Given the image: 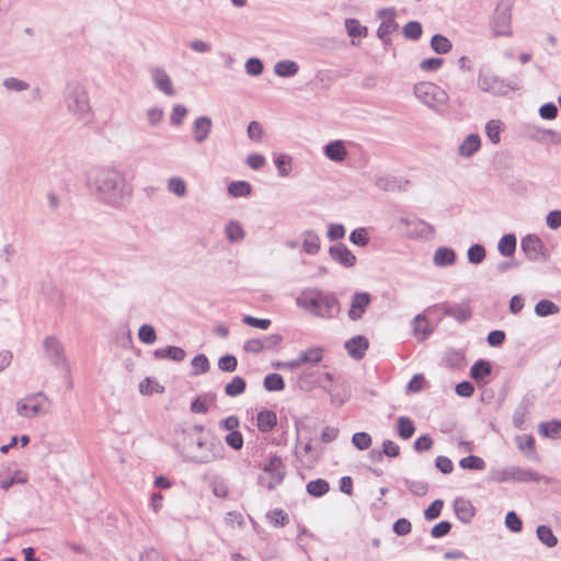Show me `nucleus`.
Listing matches in <instances>:
<instances>
[{
  "label": "nucleus",
  "mask_w": 561,
  "mask_h": 561,
  "mask_svg": "<svg viewBox=\"0 0 561 561\" xmlns=\"http://www.w3.org/2000/svg\"><path fill=\"white\" fill-rule=\"evenodd\" d=\"M87 185L99 202L114 208L123 207L131 197L125 176L113 168L92 169Z\"/></svg>",
  "instance_id": "1"
},
{
  "label": "nucleus",
  "mask_w": 561,
  "mask_h": 561,
  "mask_svg": "<svg viewBox=\"0 0 561 561\" xmlns=\"http://www.w3.org/2000/svg\"><path fill=\"white\" fill-rule=\"evenodd\" d=\"M179 446L183 457L198 465L208 463L224 457L225 448L219 440L207 442L192 431H182V440Z\"/></svg>",
  "instance_id": "2"
},
{
  "label": "nucleus",
  "mask_w": 561,
  "mask_h": 561,
  "mask_svg": "<svg viewBox=\"0 0 561 561\" xmlns=\"http://www.w3.org/2000/svg\"><path fill=\"white\" fill-rule=\"evenodd\" d=\"M62 104L77 123L87 126L93 122V108L84 83L78 80L68 81L62 90Z\"/></svg>",
  "instance_id": "3"
},
{
  "label": "nucleus",
  "mask_w": 561,
  "mask_h": 561,
  "mask_svg": "<svg viewBox=\"0 0 561 561\" xmlns=\"http://www.w3.org/2000/svg\"><path fill=\"white\" fill-rule=\"evenodd\" d=\"M299 308L314 317L331 319L340 310L339 300L333 294L323 293L318 288H306L296 298Z\"/></svg>",
  "instance_id": "4"
},
{
  "label": "nucleus",
  "mask_w": 561,
  "mask_h": 561,
  "mask_svg": "<svg viewBox=\"0 0 561 561\" xmlns=\"http://www.w3.org/2000/svg\"><path fill=\"white\" fill-rule=\"evenodd\" d=\"M477 85L481 91L495 96H504L510 91H516L520 88L518 81L502 78L486 68L479 70Z\"/></svg>",
  "instance_id": "5"
},
{
  "label": "nucleus",
  "mask_w": 561,
  "mask_h": 561,
  "mask_svg": "<svg viewBox=\"0 0 561 561\" xmlns=\"http://www.w3.org/2000/svg\"><path fill=\"white\" fill-rule=\"evenodd\" d=\"M415 98L435 111L436 113H444L447 108L449 96L445 90L432 82H420L414 85Z\"/></svg>",
  "instance_id": "6"
},
{
  "label": "nucleus",
  "mask_w": 561,
  "mask_h": 561,
  "mask_svg": "<svg viewBox=\"0 0 561 561\" xmlns=\"http://www.w3.org/2000/svg\"><path fill=\"white\" fill-rule=\"evenodd\" d=\"M51 401L43 391L31 393L16 403V412L20 416L33 419L46 415L50 412Z\"/></svg>",
  "instance_id": "7"
},
{
  "label": "nucleus",
  "mask_w": 561,
  "mask_h": 561,
  "mask_svg": "<svg viewBox=\"0 0 561 561\" xmlns=\"http://www.w3.org/2000/svg\"><path fill=\"white\" fill-rule=\"evenodd\" d=\"M43 348L47 359L54 367L66 375L70 374V365L65 354V347L56 336L45 337Z\"/></svg>",
  "instance_id": "8"
},
{
  "label": "nucleus",
  "mask_w": 561,
  "mask_h": 561,
  "mask_svg": "<svg viewBox=\"0 0 561 561\" xmlns=\"http://www.w3.org/2000/svg\"><path fill=\"white\" fill-rule=\"evenodd\" d=\"M513 0H500L493 19L494 36H511Z\"/></svg>",
  "instance_id": "9"
},
{
  "label": "nucleus",
  "mask_w": 561,
  "mask_h": 561,
  "mask_svg": "<svg viewBox=\"0 0 561 561\" xmlns=\"http://www.w3.org/2000/svg\"><path fill=\"white\" fill-rule=\"evenodd\" d=\"M263 471L268 474V481L265 484L264 478L262 476H260L259 481L268 490H273L278 484H280L286 476L285 465L283 460L276 455L270 457L267 463H265L263 467Z\"/></svg>",
  "instance_id": "10"
},
{
  "label": "nucleus",
  "mask_w": 561,
  "mask_h": 561,
  "mask_svg": "<svg viewBox=\"0 0 561 561\" xmlns=\"http://www.w3.org/2000/svg\"><path fill=\"white\" fill-rule=\"evenodd\" d=\"M434 308L440 311L444 316L450 317L459 323H466L472 318L469 300H463L460 304H449L444 301L435 305Z\"/></svg>",
  "instance_id": "11"
},
{
  "label": "nucleus",
  "mask_w": 561,
  "mask_h": 561,
  "mask_svg": "<svg viewBox=\"0 0 561 561\" xmlns=\"http://www.w3.org/2000/svg\"><path fill=\"white\" fill-rule=\"evenodd\" d=\"M377 16L382 19V22L377 30V36L383 42L385 45H390V35L394 33L399 27L398 23L394 21L396 10L393 8L380 9L377 12Z\"/></svg>",
  "instance_id": "12"
},
{
  "label": "nucleus",
  "mask_w": 561,
  "mask_h": 561,
  "mask_svg": "<svg viewBox=\"0 0 561 561\" xmlns=\"http://www.w3.org/2000/svg\"><path fill=\"white\" fill-rule=\"evenodd\" d=\"M520 248L528 260L533 262L545 261V244L542 240L535 234H527L522 239Z\"/></svg>",
  "instance_id": "13"
},
{
  "label": "nucleus",
  "mask_w": 561,
  "mask_h": 561,
  "mask_svg": "<svg viewBox=\"0 0 561 561\" xmlns=\"http://www.w3.org/2000/svg\"><path fill=\"white\" fill-rule=\"evenodd\" d=\"M150 77L154 84V88L168 96H174L175 90L173 88L170 76L163 68L153 67L150 69Z\"/></svg>",
  "instance_id": "14"
},
{
  "label": "nucleus",
  "mask_w": 561,
  "mask_h": 561,
  "mask_svg": "<svg viewBox=\"0 0 561 561\" xmlns=\"http://www.w3.org/2000/svg\"><path fill=\"white\" fill-rule=\"evenodd\" d=\"M329 254L333 261L344 267H353L356 264V256L342 242L331 245L329 249Z\"/></svg>",
  "instance_id": "15"
},
{
  "label": "nucleus",
  "mask_w": 561,
  "mask_h": 561,
  "mask_svg": "<svg viewBox=\"0 0 561 561\" xmlns=\"http://www.w3.org/2000/svg\"><path fill=\"white\" fill-rule=\"evenodd\" d=\"M213 128V121L208 116H198L192 125V135L196 144L205 142Z\"/></svg>",
  "instance_id": "16"
},
{
  "label": "nucleus",
  "mask_w": 561,
  "mask_h": 561,
  "mask_svg": "<svg viewBox=\"0 0 561 561\" xmlns=\"http://www.w3.org/2000/svg\"><path fill=\"white\" fill-rule=\"evenodd\" d=\"M371 301L368 293H356L352 297L348 317L351 320H359Z\"/></svg>",
  "instance_id": "17"
},
{
  "label": "nucleus",
  "mask_w": 561,
  "mask_h": 561,
  "mask_svg": "<svg viewBox=\"0 0 561 561\" xmlns=\"http://www.w3.org/2000/svg\"><path fill=\"white\" fill-rule=\"evenodd\" d=\"M368 346V340L363 335L353 336L344 344L347 354L356 360L362 359L365 356Z\"/></svg>",
  "instance_id": "18"
},
{
  "label": "nucleus",
  "mask_w": 561,
  "mask_h": 561,
  "mask_svg": "<svg viewBox=\"0 0 561 561\" xmlns=\"http://www.w3.org/2000/svg\"><path fill=\"white\" fill-rule=\"evenodd\" d=\"M324 156L333 162H343L347 157V150L343 140H333L323 147Z\"/></svg>",
  "instance_id": "19"
},
{
  "label": "nucleus",
  "mask_w": 561,
  "mask_h": 561,
  "mask_svg": "<svg viewBox=\"0 0 561 561\" xmlns=\"http://www.w3.org/2000/svg\"><path fill=\"white\" fill-rule=\"evenodd\" d=\"M454 511L457 518L465 524H468L476 513L472 503L462 497H458L454 501Z\"/></svg>",
  "instance_id": "20"
},
{
  "label": "nucleus",
  "mask_w": 561,
  "mask_h": 561,
  "mask_svg": "<svg viewBox=\"0 0 561 561\" xmlns=\"http://www.w3.org/2000/svg\"><path fill=\"white\" fill-rule=\"evenodd\" d=\"M404 222L411 227L410 233L414 238L428 239L434 234V227L422 219L404 220Z\"/></svg>",
  "instance_id": "21"
},
{
  "label": "nucleus",
  "mask_w": 561,
  "mask_h": 561,
  "mask_svg": "<svg viewBox=\"0 0 561 561\" xmlns=\"http://www.w3.org/2000/svg\"><path fill=\"white\" fill-rule=\"evenodd\" d=\"M511 471H512V473H511L512 481L539 482L541 480H545L546 482H548V479L546 477L539 474L538 472H536L531 469H525V468L512 466Z\"/></svg>",
  "instance_id": "22"
},
{
  "label": "nucleus",
  "mask_w": 561,
  "mask_h": 561,
  "mask_svg": "<svg viewBox=\"0 0 561 561\" xmlns=\"http://www.w3.org/2000/svg\"><path fill=\"white\" fill-rule=\"evenodd\" d=\"M481 148V139L477 134L468 135L458 147V154L463 158H470Z\"/></svg>",
  "instance_id": "23"
},
{
  "label": "nucleus",
  "mask_w": 561,
  "mask_h": 561,
  "mask_svg": "<svg viewBox=\"0 0 561 561\" xmlns=\"http://www.w3.org/2000/svg\"><path fill=\"white\" fill-rule=\"evenodd\" d=\"M277 424V415L272 410H262L257 413L256 425L260 432L268 433Z\"/></svg>",
  "instance_id": "24"
},
{
  "label": "nucleus",
  "mask_w": 561,
  "mask_h": 561,
  "mask_svg": "<svg viewBox=\"0 0 561 561\" xmlns=\"http://www.w3.org/2000/svg\"><path fill=\"white\" fill-rule=\"evenodd\" d=\"M153 356L157 359H171L174 362H183L186 353L182 347L179 346H168L164 348H157L153 352Z\"/></svg>",
  "instance_id": "25"
},
{
  "label": "nucleus",
  "mask_w": 561,
  "mask_h": 561,
  "mask_svg": "<svg viewBox=\"0 0 561 561\" xmlns=\"http://www.w3.org/2000/svg\"><path fill=\"white\" fill-rule=\"evenodd\" d=\"M302 249L309 255H314L320 250V237L313 230H305L301 233Z\"/></svg>",
  "instance_id": "26"
},
{
  "label": "nucleus",
  "mask_w": 561,
  "mask_h": 561,
  "mask_svg": "<svg viewBox=\"0 0 561 561\" xmlns=\"http://www.w3.org/2000/svg\"><path fill=\"white\" fill-rule=\"evenodd\" d=\"M433 262L439 267L454 265L456 262V253L450 248L439 247L434 253Z\"/></svg>",
  "instance_id": "27"
},
{
  "label": "nucleus",
  "mask_w": 561,
  "mask_h": 561,
  "mask_svg": "<svg viewBox=\"0 0 561 561\" xmlns=\"http://www.w3.org/2000/svg\"><path fill=\"white\" fill-rule=\"evenodd\" d=\"M347 35L352 37V44L355 45V38H364L367 36L368 30L366 26L360 25L356 19H346L344 22Z\"/></svg>",
  "instance_id": "28"
},
{
  "label": "nucleus",
  "mask_w": 561,
  "mask_h": 561,
  "mask_svg": "<svg viewBox=\"0 0 561 561\" xmlns=\"http://www.w3.org/2000/svg\"><path fill=\"white\" fill-rule=\"evenodd\" d=\"M492 366L485 359L477 360L470 368V377L476 381L483 380L485 377L491 375Z\"/></svg>",
  "instance_id": "29"
},
{
  "label": "nucleus",
  "mask_w": 561,
  "mask_h": 561,
  "mask_svg": "<svg viewBox=\"0 0 561 561\" xmlns=\"http://www.w3.org/2000/svg\"><path fill=\"white\" fill-rule=\"evenodd\" d=\"M299 71V66L297 62L293 60H282L276 62L274 66V72L276 76L282 78H289L297 75Z\"/></svg>",
  "instance_id": "30"
},
{
  "label": "nucleus",
  "mask_w": 561,
  "mask_h": 561,
  "mask_svg": "<svg viewBox=\"0 0 561 561\" xmlns=\"http://www.w3.org/2000/svg\"><path fill=\"white\" fill-rule=\"evenodd\" d=\"M323 353L324 350L320 346L310 347L299 354V360L301 364L317 365L322 360Z\"/></svg>",
  "instance_id": "31"
},
{
  "label": "nucleus",
  "mask_w": 561,
  "mask_h": 561,
  "mask_svg": "<svg viewBox=\"0 0 561 561\" xmlns=\"http://www.w3.org/2000/svg\"><path fill=\"white\" fill-rule=\"evenodd\" d=\"M533 396H525L520 403L518 404V407L516 408L513 415L515 426L519 427L524 423L525 416L528 413L530 405L533 404Z\"/></svg>",
  "instance_id": "32"
},
{
  "label": "nucleus",
  "mask_w": 561,
  "mask_h": 561,
  "mask_svg": "<svg viewBox=\"0 0 561 561\" xmlns=\"http://www.w3.org/2000/svg\"><path fill=\"white\" fill-rule=\"evenodd\" d=\"M539 434L553 439L561 437V421L542 422L539 424Z\"/></svg>",
  "instance_id": "33"
},
{
  "label": "nucleus",
  "mask_w": 561,
  "mask_h": 561,
  "mask_svg": "<svg viewBox=\"0 0 561 561\" xmlns=\"http://www.w3.org/2000/svg\"><path fill=\"white\" fill-rule=\"evenodd\" d=\"M497 250L504 256H512L516 250V237L513 233L504 234L499 241Z\"/></svg>",
  "instance_id": "34"
},
{
  "label": "nucleus",
  "mask_w": 561,
  "mask_h": 561,
  "mask_svg": "<svg viewBox=\"0 0 561 561\" xmlns=\"http://www.w3.org/2000/svg\"><path fill=\"white\" fill-rule=\"evenodd\" d=\"M536 534L538 539L548 548H553L558 545V538L549 526L539 525L536 529Z\"/></svg>",
  "instance_id": "35"
},
{
  "label": "nucleus",
  "mask_w": 561,
  "mask_h": 561,
  "mask_svg": "<svg viewBox=\"0 0 561 561\" xmlns=\"http://www.w3.org/2000/svg\"><path fill=\"white\" fill-rule=\"evenodd\" d=\"M319 373L316 371H304L298 377V387L305 391H309L316 387L319 382Z\"/></svg>",
  "instance_id": "36"
},
{
  "label": "nucleus",
  "mask_w": 561,
  "mask_h": 561,
  "mask_svg": "<svg viewBox=\"0 0 561 561\" xmlns=\"http://www.w3.org/2000/svg\"><path fill=\"white\" fill-rule=\"evenodd\" d=\"M247 382L240 376H234L230 382L225 386V393L228 397H237L245 391Z\"/></svg>",
  "instance_id": "37"
},
{
  "label": "nucleus",
  "mask_w": 561,
  "mask_h": 561,
  "mask_svg": "<svg viewBox=\"0 0 561 561\" xmlns=\"http://www.w3.org/2000/svg\"><path fill=\"white\" fill-rule=\"evenodd\" d=\"M252 192V186L247 181H234L228 185V193L233 197H245Z\"/></svg>",
  "instance_id": "38"
},
{
  "label": "nucleus",
  "mask_w": 561,
  "mask_h": 561,
  "mask_svg": "<svg viewBox=\"0 0 561 561\" xmlns=\"http://www.w3.org/2000/svg\"><path fill=\"white\" fill-rule=\"evenodd\" d=\"M306 489L310 495L320 497L329 492L330 485L324 479H317L308 482Z\"/></svg>",
  "instance_id": "39"
},
{
  "label": "nucleus",
  "mask_w": 561,
  "mask_h": 561,
  "mask_svg": "<svg viewBox=\"0 0 561 561\" xmlns=\"http://www.w3.org/2000/svg\"><path fill=\"white\" fill-rule=\"evenodd\" d=\"M451 47V42L444 35L435 34L431 39V48L437 54H447Z\"/></svg>",
  "instance_id": "40"
},
{
  "label": "nucleus",
  "mask_w": 561,
  "mask_h": 561,
  "mask_svg": "<svg viewBox=\"0 0 561 561\" xmlns=\"http://www.w3.org/2000/svg\"><path fill=\"white\" fill-rule=\"evenodd\" d=\"M27 482V474L16 470L10 477H2L0 479V488L4 491L9 490L14 484H24Z\"/></svg>",
  "instance_id": "41"
},
{
  "label": "nucleus",
  "mask_w": 561,
  "mask_h": 561,
  "mask_svg": "<svg viewBox=\"0 0 561 561\" xmlns=\"http://www.w3.org/2000/svg\"><path fill=\"white\" fill-rule=\"evenodd\" d=\"M225 231L227 239L232 243L243 240L245 236L241 225L232 220L227 224Z\"/></svg>",
  "instance_id": "42"
},
{
  "label": "nucleus",
  "mask_w": 561,
  "mask_h": 561,
  "mask_svg": "<svg viewBox=\"0 0 561 561\" xmlns=\"http://www.w3.org/2000/svg\"><path fill=\"white\" fill-rule=\"evenodd\" d=\"M559 311H560L559 306L548 299H542V300L538 301L535 306V312L539 317H547V316L556 314Z\"/></svg>",
  "instance_id": "43"
},
{
  "label": "nucleus",
  "mask_w": 561,
  "mask_h": 561,
  "mask_svg": "<svg viewBox=\"0 0 561 561\" xmlns=\"http://www.w3.org/2000/svg\"><path fill=\"white\" fill-rule=\"evenodd\" d=\"M398 435L402 439H409L415 432L413 422L407 416H400L397 424Z\"/></svg>",
  "instance_id": "44"
},
{
  "label": "nucleus",
  "mask_w": 561,
  "mask_h": 561,
  "mask_svg": "<svg viewBox=\"0 0 561 561\" xmlns=\"http://www.w3.org/2000/svg\"><path fill=\"white\" fill-rule=\"evenodd\" d=\"M168 191L176 195L178 197H183L186 195L187 187L186 183L182 178L172 176L168 180L167 183Z\"/></svg>",
  "instance_id": "45"
},
{
  "label": "nucleus",
  "mask_w": 561,
  "mask_h": 561,
  "mask_svg": "<svg viewBox=\"0 0 561 561\" xmlns=\"http://www.w3.org/2000/svg\"><path fill=\"white\" fill-rule=\"evenodd\" d=\"M263 385L267 391H280L285 388L283 377L275 373L265 376Z\"/></svg>",
  "instance_id": "46"
},
{
  "label": "nucleus",
  "mask_w": 561,
  "mask_h": 561,
  "mask_svg": "<svg viewBox=\"0 0 561 561\" xmlns=\"http://www.w3.org/2000/svg\"><path fill=\"white\" fill-rule=\"evenodd\" d=\"M402 33L405 38L417 41L422 36L423 28L420 22L410 21L403 26Z\"/></svg>",
  "instance_id": "47"
},
{
  "label": "nucleus",
  "mask_w": 561,
  "mask_h": 561,
  "mask_svg": "<svg viewBox=\"0 0 561 561\" xmlns=\"http://www.w3.org/2000/svg\"><path fill=\"white\" fill-rule=\"evenodd\" d=\"M412 327L414 334L422 335V339H426L431 334L426 318L423 314H417L414 317Z\"/></svg>",
  "instance_id": "48"
},
{
  "label": "nucleus",
  "mask_w": 561,
  "mask_h": 561,
  "mask_svg": "<svg viewBox=\"0 0 561 561\" xmlns=\"http://www.w3.org/2000/svg\"><path fill=\"white\" fill-rule=\"evenodd\" d=\"M459 466L463 469H470V470H483L485 469V461L474 455H470L468 457L462 458L459 461Z\"/></svg>",
  "instance_id": "49"
},
{
  "label": "nucleus",
  "mask_w": 561,
  "mask_h": 561,
  "mask_svg": "<svg viewBox=\"0 0 561 561\" xmlns=\"http://www.w3.org/2000/svg\"><path fill=\"white\" fill-rule=\"evenodd\" d=\"M547 130L545 128H541L536 125H527L525 127V136L531 140L538 141V142H546L547 139Z\"/></svg>",
  "instance_id": "50"
},
{
  "label": "nucleus",
  "mask_w": 561,
  "mask_h": 561,
  "mask_svg": "<svg viewBox=\"0 0 561 561\" xmlns=\"http://www.w3.org/2000/svg\"><path fill=\"white\" fill-rule=\"evenodd\" d=\"M193 375L206 374L209 370V362L206 355L198 354L192 359Z\"/></svg>",
  "instance_id": "51"
},
{
  "label": "nucleus",
  "mask_w": 561,
  "mask_h": 561,
  "mask_svg": "<svg viewBox=\"0 0 561 561\" xmlns=\"http://www.w3.org/2000/svg\"><path fill=\"white\" fill-rule=\"evenodd\" d=\"M2 85L7 90L14 91V92L26 91L30 88L28 82H26L24 80H21V79H18V78H14V77L5 78L2 81Z\"/></svg>",
  "instance_id": "52"
},
{
  "label": "nucleus",
  "mask_w": 561,
  "mask_h": 561,
  "mask_svg": "<svg viewBox=\"0 0 561 561\" xmlns=\"http://www.w3.org/2000/svg\"><path fill=\"white\" fill-rule=\"evenodd\" d=\"M485 133L490 141L494 145L501 141V123L500 121L491 119L485 125Z\"/></svg>",
  "instance_id": "53"
},
{
  "label": "nucleus",
  "mask_w": 561,
  "mask_h": 561,
  "mask_svg": "<svg viewBox=\"0 0 561 561\" xmlns=\"http://www.w3.org/2000/svg\"><path fill=\"white\" fill-rule=\"evenodd\" d=\"M467 255L470 263L480 264L485 259V249L479 243L473 244L468 249Z\"/></svg>",
  "instance_id": "54"
},
{
  "label": "nucleus",
  "mask_w": 561,
  "mask_h": 561,
  "mask_svg": "<svg viewBox=\"0 0 561 561\" xmlns=\"http://www.w3.org/2000/svg\"><path fill=\"white\" fill-rule=\"evenodd\" d=\"M371 442V436L366 432H357L352 436V443L358 450L368 449Z\"/></svg>",
  "instance_id": "55"
},
{
  "label": "nucleus",
  "mask_w": 561,
  "mask_h": 561,
  "mask_svg": "<svg viewBox=\"0 0 561 561\" xmlns=\"http://www.w3.org/2000/svg\"><path fill=\"white\" fill-rule=\"evenodd\" d=\"M350 241L358 247H366L369 242L368 231L366 228L354 229L350 234Z\"/></svg>",
  "instance_id": "56"
},
{
  "label": "nucleus",
  "mask_w": 561,
  "mask_h": 561,
  "mask_svg": "<svg viewBox=\"0 0 561 561\" xmlns=\"http://www.w3.org/2000/svg\"><path fill=\"white\" fill-rule=\"evenodd\" d=\"M274 163L277 168L280 176H287L291 171V158L286 154H279L274 159Z\"/></svg>",
  "instance_id": "57"
},
{
  "label": "nucleus",
  "mask_w": 561,
  "mask_h": 561,
  "mask_svg": "<svg viewBox=\"0 0 561 561\" xmlns=\"http://www.w3.org/2000/svg\"><path fill=\"white\" fill-rule=\"evenodd\" d=\"M139 340L145 344H152L157 340L156 330L150 324H142L138 331Z\"/></svg>",
  "instance_id": "58"
},
{
  "label": "nucleus",
  "mask_w": 561,
  "mask_h": 561,
  "mask_svg": "<svg viewBox=\"0 0 561 561\" xmlns=\"http://www.w3.org/2000/svg\"><path fill=\"white\" fill-rule=\"evenodd\" d=\"M375 185L383 191H394L400 188L399 181L396 178L389 176H377L375 179Z\"/></svg>",
  "instance_id": "59"
},
{
  "label": "nucleus",
  "mask_w": 561,
  "mask_h": 561,
  "mask_svg": "<svg viewBox=\"0 0 561 561\" xmlns=\"http://www.w3.org/2000/svg\"><path fill=\"white\" fill-rule=\"evenodd\" d=\"M404 484L407 485L409 491L416 496H422L426 494V492L428 491V484L423 481H412L405 479Z\"/></svg>",
  "instance_id": "60"
},
{
  "label": "nucleus",
  "mask_w": 561,
  "mask_h": 561,
  "mask_svg": "<svg viewBox=\"0 0 561 561\" xmlns=\"http://www.w3.org/2000/svg\"><path fill=\"white\" fill-rule=\"evenodd\" d=\"M238 360L236 356L227 354L221 356L218 360V367L220 370L226 373H232L237 369Z\"/></svg>",
  "instance_id": "61"
},
{
  "label": "nucleus",
  "mask_w": 561,
  "mask_h": 561,
  "mask_svg": "<svg viewBox=\"0 0 561 561\" xmlns=\"http://www.w3.org/2000/svg\"><path fill=\"white\" fill-rule=\"evenodd\" d=\"M187 114V108L182 104H176L173 106L170 123L174 126H180L183 123L184 117Z\"/></svg>",
  "instance_id": "62"
},
{
  "label": "nucleus",
  "mask_w": 561,
  "mask_h": 561,
  "mask_svg": "<svg viewBox=\"0 0 561 561\" xmlns=\"http://www.w3.org/2000/svg\"><path fill=\"white\" fill-rule=\"evenodd\" d=\"M505 526L513 533H519L523 528V522L515 512H508L505 516Z\"/></svg>",
  "instance_id": "63"
},
{
  "label": "nucleus",
  "mask_w": 561,
  "mask_h": 561,
  "mask_svg": "<svg viewBox=\"0 0 561 561\" xmlns=\"http://www.w3.org/2000/svg\"><path fill=\"white\" fill-rule=\"evenodd\" d=\"M225 440L227 445L234 450H239L243 446V436L239 431H233L227 434Z\"/></svg>",
  "instance_id": "64"
}]
</instances>
